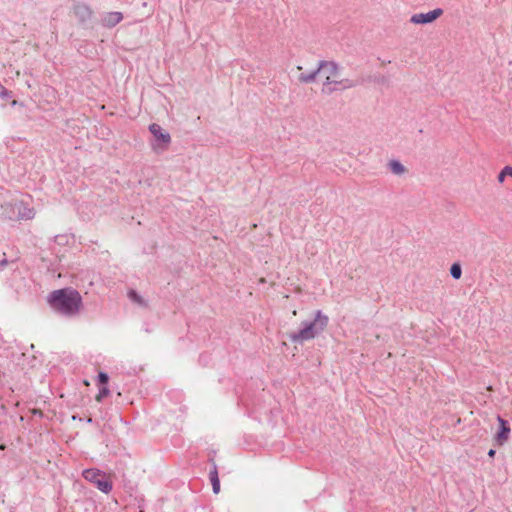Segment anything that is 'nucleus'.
<instances>
[{"mask_svg":"<svg viewBox=\"0 0 512 512\" xmlns=\"http://www.w3.org/2000/svg\"><path fill=\"white\" fill-rule=\"evenodd\" d=\"M47 302L54 311L68 317L77 315L83 306L80 293L73 288L52 291Z\"/></svg>","mask_w":512,"mask_h":512,"instance_id":"nucleus-1","label":"nucleus"},{"mask_svg":"<svg viewBox=\"0 0 512 512\" xmlns=\"http://www.w3.org/2000/svg\"><path fill=\"white\" fill-rule=\"evenodd\" d=\"M318 72L323 78L321 91L325 95H331L334 92L347 90L356 86L354 80L341 77L340 68L333 61L320 62Z\"/></svg>","mask_w":512,"mask_h":512,"instance_id":"nucleus-2","label":"nucleus"},{"mask_svg":"<svg viewBox=\"0 0 512 512\" xmlns=\"http://www.w3.org/2000/svg\"><path fill=\"white\" fill-rule=\"evenodd\" d=\"M328 323V315L323 313L322 310H316L313 314V320L303 321L298 331L289 334V339L299 344L313 340L326 330Z\"/></svg>","mask_w":512,"mask_h":512,"instance_id":"nucleus-3","label":"nucleus"},{"mask_svg":"<svg viewBox=\"0 0 512 512\" xmlns=\"http://www.w3.org/2000/svg\"><path fill=\"white\" fill-rule=\"evenodd\" d=\"M1 209L3 217L9 220H31L35 217V210L23 201L7 202Z\"/></svg>","mask_w":512,"mask_h":512,"instance_id":"nucleus-4","label":"nucleus"},{"mask_svg":"<svg viewBox=\"0 0 512 512\" xmlns=\"http://www.w3.org/2000/svg\"><path fill=\"white\" fill-rule=\"evenodd\" d=\"M149 131L154 138L153 142L151 143L152 150L156 153L166 151L171 143L170 134L156 123H152L149 126Z\"/></svg>","mask_w":512,"mask_h":512,"instance_id":"nucleus-5","label":"nucleus"},{"mask_svg":"<svg viewBox=\"0 0 512 512\" xmlns=\"http://www.w3.org/2000/svg\"><path fill=\"white\" fill-rule=\"evenodd\" d=\"M83 477L93 483L101 492L108 494L112 490V483L107 475L99 469H86L82 473Z\"/></svg>","mask_w":512,"mask_h":512,"instance_id":"nucleus-6","label":"nucleus"},{"mask_svg":"<svg viewBox=\"0 0 512 512\" xmlns=\"http://www.w3.org/2000/svg\"><path fill=\"white\" fill-rule=\"evenodd\" d=\"M443 14L441 8L428 11L426 13H415L410 17V22L415 25H425L436 21Z\"/></svg>","mask_w":512,"mask_h":512,"instance_id":"nucleus-7","label":"nucleus"},{"mask_svg":"<svg viewBox=\"0 0 512 512\" xmlns=\"http://www.w3.org/2000/svg\"><path fill=\"white\" fill-rule=\"evenodd\" d=\"M74 15L80 22L86 23L92 19L93 10L86 4H77L74 7Z\"/></svg>","mask_w":512,"mask_h":512,"instance_id":"nucleus-8","label":"nucleus"},{"mask_svg":"<svg viewBox=\"0 0 512 512\" xmlns=\"http://www.w3.org/2000/svg\"><path fill=\"white\" fill-rule=\"evenodd\" d=\"M123 20V14L118 11L107 12L103 15L101 23L104 27L112 28Z\"/></svg>","mask_w":512,"mask_h":512,"instance_id":"nucleus-9","label":"nucleus"},{"mask_svg":"<svg viewBox=\"0 0 512 512\" xmlns=\"http://www.w3.org/2000/svg\"><path fill=\"white\" fill-rule=\"evenodd\" d=\"M498 422L500 425V430L496 435V441L498 444L502 445L504 442L508 440L510 434V427L508 426L507 421L498 416Z\"/></svg>","mask_w":512,"mask_h":512,"instance_id":"nucleus-10","label":"nucleus"},{"mask_svg":"<svg viewBox=\"0 0 512 512\" xmlns=\"http://www.w3.org/2000/svg\"><path fill=\"white\" fill-rule=\"evenodd\" d=\"M388 170L395 176H403L406 174V167L397 159H391L387 163Z\"/></svg>","mask_w":512,"mask_h":512,"instance_id":"nucleus-11","label":"nucleus"},{"mask_svg":"<svg viewBox=\"0 0 512 512\" xmlns=\"http://www.w3.org/2000/svg\"><path fill=\"white\" fill-rule=\"evenodd\" d=\"M210 480L212 484V489L215 494H218L220 492V481L218 478V472L216 467L212 471H210Z\"/></svg>","mask_w":512,"mask_h":512,"instance_id":"nucleus-12","label":"nucleus"},{"mask_svg":"<svg viewBox=\"0 0 512 512\" xmlns=\"http://www.w3.org/2000/svg\"><path fill=\"white\" fill-rule=\"evenodd\" d=\"M318 74H319V72H318V68H317L316 70L311 71L309 73L300 74L298 77V80L301 83H311L316 79Z\"/></svg>","mask_w":512,"mask_h":512,"instance_id":"nucleus-13","label":"nucleus"},{"mask_svg":"<svg viewBox=\"0 0 512 512\" xmlns=\"http://www.w3.org/2000/svg\"><path fill=\"white\" fill-rule=\"evenodd\" d=\"M450 274L454 279H459L462 275L461 266L457 263L452 264L450 268Z\"/></svg>","mask_w":512,"mask_h":512,"instance_id":"nucleus-14","label":"nucleus"},{"mask_svg":"<svg viewBox=\"0 0 512 512\" xmlns=\"http://www.w3.org/2000/svg\"><path fill=\"white\" fill-rule=\"evenodd\" d=\"M128 296L133 302L138 303L140 305L144 304L143 299L136 291H134V290L129 291Z\"/></svg>","mask_w":512,"mask_h":512,"instance_id":"nucleus-15","label":"nucleus"},{"mask_svg":"<svg viewBox=\"0 0 512 512\" xmlns=\"http://www.w3.org/2000/svg\"><path fill=\"white\" fill-rule=\"evenodd\" d=\"M109 394V389L106 386H103L99 389L98 394L96 395V400L98 402L102 401L104 397H106Z\"/></svg>","mask_w":512,"mask_h":512,"instance_id":"nucleus-16","label":"nucleus"},{"mask_svg":"<svg viewBox=\"0 0 512 512\" xmlns=\"http://www.w3.org/2000/svg\"><path fill=\"white\" fill-rule=\"evenodd\" d=\"M0 97L3 99H7L11 97V91L6 89L1 83H0Z\"/></svg>","mask_w":512,"mask_h":512,"instance_id":"nucleus-17","label":"nucleus"},{"mask_svg":"<svg viewBox=\"0 0 512 512\" xmlns=\"http://www.w3.org/2000/svg\"><path fill=\"white\" fill-rule=\"evenodd\" d=\"M505 172V167L498 173L497 175V181L499 184H503L505 182L506 177H508V174Z\"/></svg>","mask_w":512,"mask_h":512,"instance_id":"nucleus-18","label":"nucleus"},{"mask_svg":"<svg viewBox=\"0 0 512 512\" xmlns=\"http://www.w3.org/2000/svg\"><path fill=\"white\" fill-rule=\"evenodd\" d=\"M99 383L105 385L108 382V375L104 372H100L98 375Z\"/></svg>","mask_w":512,"mask_h":512,"instance_id":"nucleus-19","label":"nucleus"},{"mask_svg":"<svg viewBox=\"0 0 512 512\" xmlns=\"http://www.w3.org/2000/svg\"><path fill=\"white\" fill-rule=\"evenodd\" d=\"M505 172H507L508 177L512 178V166H505Z\"/></svg>","mask_w":512,"mask_h":512,"instance_id":"nucleus-20","label":"nucleus"},{"mask_svg":"<svg viewBox=\"0 0 512 512\" xmlns=\"http://www.w3.org/2000/svg\"><path fill=\"white\" fill-rule=\"evenodd\" d=\"M494 455H495V450L490 449L489 452H488V456L489 457H493Z\"/></svg>","mask_w":512,"mask_h":512,"instance_id":"nucleus-21","label":"nucleus"},{"mask_svg":"<svg viewBox=\"0 0 512 512\" xmlns=\"http://www.w3.org/2000/svg\"><path fill=\"white\" fill-rule=\"evenodd\" d=\"M11 104H12V106H17V105H18V101H17V100H13V101L11 102Z\"/></svg>","mask_w":512,"mask_h":512,"instance_id":"nucleus-22","label":"nucleus"}]
</instances>
